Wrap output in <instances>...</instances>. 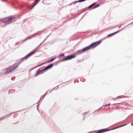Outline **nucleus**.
<instances>
[{"label": "nucleus", "instance_id": "nucleus-1", "mask_svg": "<svg viewBox=\"0 0 133 133\" xmlns=\"http://www.w3.org/2000/svg\"><path fill=\"white\" fill-rule=\"evenodd\" d=\"M20 62H18L17 63H16L13 64L12 66L6 69V71L5 74H8L14 70L15 69L17 68Z\"/></svg>", "mask_w": 133, "mask_h": 133}, {"label": "nucleus", "instance_id": "nucleus-2", "mask_svg": "<svg viewBox=\"0 0 133 133\" xmlns=\"http://www.w3.org/2000/svg\"><path fill=\"white\" fill-rule=\"evenodd\" d=\"M15 18L14 17L11 16L3 19L1 20V21L5 24H8L15 21Z\"/></svg>", "mask_w": 133, "mask_h": 133}, {"label": "nucleus", "instance_id": "nucleus-3", "mask_svg": "<svg viewBox=\"0 0 133 133\" xmlns=\"http://www.w3.org/2000/svg\"><path fill=\"white\" fill-rule=\"evenodd\" d=\"M102 42V41L100 40L97 42H95L92 43L89 46L90 49H93L99 45Z\"/></svg>", "mask_w": 133, "mask_h": 133}, {"label": "nucleus", "instance_id": "nucleus-4", "mask_svg": "<svg viewBox=\"0 0 133 133\" xmlns=\"http://www.w3.org/2000/svg\"><path fill=\"white\" fill-rule=\"evenodd\" d=\"M102 42V41L100 40L97 42H95L92 43L89 46L90 49H93L99 45Z\"/></svg>", "mask_w": 133, "mask_h": 133}, {"label": "nucleus", "instance_id": "nucleus-5", "mask_svg": "<svg viewBox=\"0 0 133 133\" xmlns=\"http://www.w3.org/2000/svg\"><path fill=\"white\" fill-rule=\"evenodd\" d=\"M38 50V48H36L34 49L32 51L28 54L25 57V58H26V59H27L28 57H29L32 55L34 54L35 53L37 52Z\"/></svg>", "mask_w": 133, "mask_h": 133}, {"label": "nucleus", "instance_id": "nucleus-6", "mask_svg": "<svg viewBox=\"0 0 133 133\" xmlns=\"http://www.w3.org/2000/svg\"><path fill=\"white\" fill-rule=\"evenodd\" d=\"M76 57V56L74 55H71L68 56L65 58L63 59V61H66L71 59L74 58Z\"/></svg>", "mask_w": 133, "mask_h": 133}, {"label": "nucleus", "instance_id": "nucleus-7", "mask_svg": "<svg viewBox=\"0 0 133 133\" xmlns=\"http://www.w3.org/2000/svg\"><path fill=\"white\" fill-rule=\"evenodd\" d=\"M111 130V129H110L107 128L101 129L98 130L97 132V133H102L105 132L110 131Z\"/></svg>", "mask_w": 133, "mask_h": 133}, {"label": "nucleus", "instance_id": "nucleus-8", "mask_svg": "<svg viewBox=\"0 0 133 133\" xmlns=\"http://www.w3.org/2000/svg\"><path fill=\"white\" fill-rule=\"evenodd\" d=\"M53 66V64H50L44 69V70H46L52 67Z\"/></svg>", "mask_w": 133, "mask_h": 133}, {"label": "nucleus", "instance_id": "nucleus-9", "mask_svg": "<svg viewBox=\"0 0 133 133\" xmlns=\"http://www.w3.org/2000/svg\"><path fill=\"white\" fill-rule=\"evenodd\" d=\"M91 49L90 48V47L89 46L83 49H82L81 50V51H83V52H84L85 51H87L90 49Z\"/></svg>", "mask_w": 133, "mask_h": 133}, {"label": "nucleus", "instance_id": "nucleus-10", "mask_svg": "<svg viewBox=\"0 0 133 133\" xmlns=\"http://www.w3.org/2000/svg\"><path fill=\"white\" fill-rule=\"evenodd\" d=\"M44 70H44V69L42 70H40V69H39L38 70L37 73H36V75L37 76L40 74L43 73V71Z\"/></svg>", "mask_w": 133, "mask_h": 133}, {"label": "nucleus", "instance_id": "nucleus-11", "mask_svg": "<svg viewBox=\"0 0 133 133\" xmlns=\"http://www.w3.org/2000/svg\"><path fill=\"white\" fill-rule=\"evenodd\" d=\"M117 31V32H116L114 33H113L112 34H109V35H108V37H110V36H111L113 35H114V34H116V33H117V32H119V31Z\"/></svg>", "mask_w": 133, "mask_h": 133}, {"label": "nucleus", "instance_id": "nucleus-12", "mask_svg": "<svg viewBox=\"0 0 133 133\" xmlns=\"http://www.w3.org/2000/svg\"><path fill=\"white\" fill-rule=\"evenodd\" d=\"M39 0H36L35 1V3L34 4L33 6L32 7V8H33L38 2Z\"/></svg>", "mask_w": 133, "mask_h": 133}, {"label": "nucleus", "instance_id": "nucleus-13", "mask_svg": "<svg viewBox=\"0 0 133 133\" xmlns=\"http://www.w3.org/2000/svg\"><path fill=\"white\" fill-rule=\"evenodd\" d=\"M96 4V3H94L93 4H91V5L89 7V8H91L93 6H94Z\"/></svg>", "mask_w": 133, "mask_h": 133}, {"label": "nucleus", "instance_id": "nucleus-14", "mask_svg": "<svg viewBox=\"0 0 133 133\" xmlns=\"http://www.w3.org/2000/svg\"><path fill=\"white\" fill-rule=\"evenodd\" d=\"M55 58H52L50 61H48L47 62V63H49V62H51L52 61H53L55 59Z\"/></svg>", "mask_w": 133, "mask_h": 133}, {"label": "nucleus", "instance_id": "nucleus-15", "mask_svg": "<svg viewBox=\"0 0 133 133\" xmlns=\"http://www.w3.org/2000/svg\"><path fill=\"white\" fill-rule=\"evenodd\" d=\"M99 6V4H98L96 5L94 7V8H96L98 7Z\"/></svg>", "mask_w": 133, "mask_h": 133}, {"label": "nucleus", "instance_id": "nucleus-16", "mask_svg": "<svg viewBox=\"0 0 133 133\" xmlns=\"http://www.w3.org/2000/svg\"><path fill=\"white\" fill-rule=\"evenodd\" d=\"M60 56H64V54H61L60 55Z\"/></svg>", "mask_w": 133, "mask_h": 133}, {"label": "nucleus", "instance_id": "nucleus-17", "mask_svg": "<svg viewBox=\"0 0 133 133\" xmlns=\"http://www.w3.org/2000/svg\"><path fill=\"white\" fill-rule=\"evenodd\" d=\"M88 112H86V113H84L83 114V115L84 116H85V114L87 113H88Z\"/></svg>", "mask_w": 133, "mask_h": 133}, {"label": "nucleus", "instance_id": "nucleus-18", "mask_svg": "<svg viewBox=\"0 0 133 133\" xmlns=\"http://www.w3.org/2000/svg\"><path fill=\"white\" fill-rule=\"evenodd\" d=\"M120 97H117L116 98H120Z\"/></svg>", "mask_w": 133, "mask_h": 133}, {"label": "nucleus", "instance_id": "nucleus-19", "mask_svg": "<svg viewBox=\"0 0 133 133\" xmlns=\"http://www.w3.org/2000/svg\"><path fill=\"white\" fill-rule=\"evenodd\" d=\"M117 128H113L112 129V130H114V129H116Z\"/></svg>", "mask_w": 133, "mask_h": 133}, {"label": "nucleus", "instance_id": "nucleus-20", "mask_svg": "<svg viewBox=\"0 0 133 133\" xmlns=\"http://www.w3.org/2000/svg\"><path fill=\"white\" fill-rule=\"evenodd\" d=\"M115 99V98H113V100H114Z\"/></svg>", "mask_w": 133, "mask_h": 133}]
</instances>
